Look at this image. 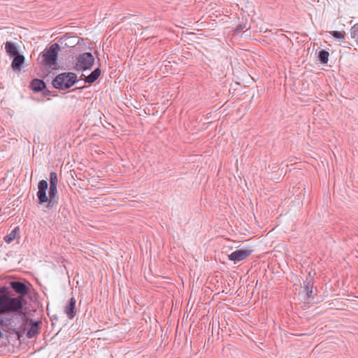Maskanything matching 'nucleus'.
I'll use <instances>...</instances> for the list:
<instances>
[{"mask_svg": "<svg viewBox=\"0 0 358 358\" xmlns=\"http://www.w3.org/2000/svg\"><path fill=\"white\" fill-rule=\"evenodd\" d=\"M32 287L31 282L26 280L10 281L9 287H0V325L1 327L18 334L12 324L15 317H20L24 321L25 320L24 306L27 305L25 297L30 294Z\"/></svg>", "mask_w": 358, "mask_h": 358, "instance_id": "nucleus-1", "label": "nucleus"}, {"mask_svg": "<svg viewBox=\"0 0 358 358\" xmlns=\"http://www.w3.org/2000/svg\"><path fill=\"white\" fill-rule=\"evenodd\" d=\"M78 82V76L73 72H64L58 74L52 81L54 88L66 90Z\"/></svg>", "mask_w": 358, "mask_h": 358, "instance_id": "nucleus-2", "label": "nucleus"}, {"mask_svg": "<svg viewBox=\"0 0 358 358\" xmlns=\"http://www.w3.org/2000/svg\"><path fill=\"white\" fill-rule=\"evenodd\" d=\"M60 50V46L58 43H53L48 48H46L42 53L41 57L43 60L41 64L48 66L50 68L53 67L57 64L58 52Z\"/></svg>", "mask_w": 358, "mask_h": 358, "instance_id": "nucleus-3", "label": "nucleus"}, {"mask_svg": "<svg viewBox=\"0 0 358 358\" xmlns=\"http://www.w3.org/2000/svg\"><path fill=\"white\" fill-rule=\"evenodd\" d=\"M94 63V57L91 52H84L76 57L74 69L78 71L90 70Z\"/></svg>", "mask_w": 358, "mask_h": 358, "instance_id": "nucleus-4", "label": "nucleus"}, {"mask_svg": "<svg viewBox=\"0 0 358 358\" xmlns=\"http://www.w3.org/2000/svg\"><path fill=\"white\" fill-rule=\"evenodd\" d=\"M48 187V182L45 180H41L39 181L38 184V190L36 193L38 203L43 204L45 203L49 202V196H48L46 194V191Z\"/></svg>", "mask_w": 358, "mask_h": 358, "instance_id": "nucleus-5", "label": "nucleus"}, {"mask_svg": "<svg viewBox=\"0 0 358 358\" xmlns=\"http://www.w3.org/2000/svg\"><path fill=\"white\" fill-rule=\"evenodd\" d=\"M252 252V250H236L228 255L229 259L234 262H241L248 257Z\"/></svg>", "mask_w": 358, "mask_h": 358, "instance_id": "nucleus-6", "label": "nucleus"}, {"mask_svg": "<svg viewBox=\"0 0 358 358\" xmlns=\"http://www.w3.org/2000/svg\"><path fill=\"white\" fill-rule=\"evenodd\" d=\"M76 300L74 297H71L64 308V312L69 320H72L76 316Z\"/></svg>", "mask_w": 358, "mask_h": 358, "instance_id": "nucleus-7", "label": "nucleus"}, {"mask_svg": "<svg viewBox=\"0 0 358 358\" xmlns=\"http://www.w3.org/2000/svg\"><path fill=\"white\" fill-rule=\"evenodd\" d=\"M57 193L58 192L57 186L50 185L48 190L49 202L47 204V208L48 209H52L57 203Z\"/></svg>", "mask_w": 358, "mask_h": 358, "instance_id": "nucleus-8", "label": "nucleus"}, {"mask_svg": "<svg viewBox=\"0 0 358 358\" xmlns=\"http://www.w3.org/2000/svg\"><path fill=\"white\" fill-rule=\"evenodd\" d=\"M41 324V321L36 322L31 320L29 322L30 327L27 332V337L28 338H32L36 336L39 333Z\"/></svg>", "mask_w": 358, "mask_h": 358, "instance_id": "nucleus-9", "label": "nucleus"}, {"mask_svg": "<svg viewBox=\"0 0 358 358\" xmlns=\"http://www.w3.org/2000/svg\"><path fill=\"white\" fill-rule=\"evenodd\" d=\"M11 68L13 71H20L25 61V57L22 54H17L12 57Z\"/></svg>", "mask_w": 358, "mask_h": 358, "instance_id": "nucleus-10", "label": "nucleus"}, {"mask_svg": "<svg viewBox=\"0 0 358 358\" xmlns=\"http://www.w3.org/2000/svg\"><path fill=\"white\" fill-rule=\"evenodd\" d=\"M29 88L34 92H40L46 88V84L42 79L34 78L30 82Z\"/></svg>", "mask_w": 358, "mask_h": 358, "instance_id": "nucleus-11", "label": "nucleus"}, {"mask_svg": "<svg viewBox=\"0 0 358 358\" xmlns=\"http://www.w3.org/2000/svg\"><path fill=\"white\" fill-rule=\"evenodd\" d=\"M304 285V291L306 292V294L308 299L312 298L313 289L314 285V279L310 275L306 277V280L303 281Z\"/></svg>", "mask_w": 358, "mask_h": 358, "instance_id": "nucleus-12", "label": "nucleus"}, {"mask_svg": "<svg viewBox=\"0 0 358 358\" xmlns=\"http://www.w3.org/2000/svg\"><path fill=\"white\" fill-rule=\"evenodd\" d=\"M101 76V69L100 68H96L94 71H92L90 75L85 76L84 80L86 83L90 85L94 83Z\"/></svg>", "mask_w": 358, "mask_h": 358, "instance_id": "nucleus-13", "label": "nucleus"}, {"mask_svg": "<svg viewBox=\"0 0 358 358\" xmlns=\"http://www.w3.org/2000/svg\"><path fill=\"white\" fill-rule=\"evenodd\" d=\"M5 50L7 55L10 57L19 53L16 45L11 41H6L5 43Z\"/></svg>", "mask_w": 358, "mask_h": 358, "instance_id": "nucleus-14", "label": "nucleus"}, {"mask_svg": "<svg viewBox=\"0 0 358 358\" xmlns=\"http://www.w3.org/2000/svg\"><path fill=\"white\" fill-rule=\"evenodd\" d=\"M20 234V229L18 227H15L14 229H13L9 234H8L4 238L5 242L7 243H10L12 241H13L17 235Z\"/></svg>", "mask_w": 358, "mask_h": 358, "instance_id": "nucleus-15", "label": "nucleus"}, {"mask_svg": "<svg viewBox=\"0 0 358 358\" xmlns=\"http://www.w3.org/2000/svg\"><path fill=\"white\" fill-rule=\"evenodd\" d=\"M350 36L355 45L358 47V23L355 24L350 28Z\"/></svg>", "mask_w": 358, "mask_h": 358, "instance_id": "nucleus-16", "label": "nucleus"}, {"mask_svg": "<svg viewBox=\"0 0 358 358\" xmlns=\"http://www.w3.org/2000/svg\"><path fill=\"white\" fill-rule=\"evenodd\" d=\"M329 33L335 38L338 39L340 43H343L345 41V32L344 31H330Z\"/></svg>", "mask_w": 358, "mask_h": 358, "instance_id": "nucleus-17", "label": "nucleus"}, {"mask_svg": "<svg viewBox=\"0 0 358 358\" xmlns=\"http://www.w3.org/2000/svg\"><path fill=\"white\" fill-rule=\"evenodd\" d=\"M329 56V52L325 50H321L318 53V59L320 62L323 64H327Z\"/></svg>", "mask_w": 358, "mask_h": 358, "instance_id": "nucleus-18", "label": "nucleus"}, {"mask_svg": "<svg viewBox=\"0 0 358 358\" xmlns=\"http://www.w3.org/2000/svg\"><path fill=\"white\" fill-rule=\"evenodd\" d=\"M58 183L57 174L55 172H51L50 174V185L57 186Z\"/></svg>", "mask_w": 358, "mask_h": 358, "instance_id": "nucleus-19", "label": "nucleus"}, {"mask_svg": "<svg viewBox=\"0 0 358 358\" xmlns=\"http://www.w3.org/2000/svg\"><path fill=\"white\" fill-rule=\"evenodd\" d=\"M244 29H248V28L246 27L245 24H239L236 27V32L238 33L242 31Z\"/></svg>", "mask_w": 358, "mask_h": 358, "instance_id": "nucleus-20", "label": "nucleus"}, {"mask_svg": "<svg viewBox=\"0 0 358 358\" xmlns=\"http://www.w3.org/2000/svg\"><path fill=\"white\" fill-rule=\"evenodd\" d=\"M42 92L44 96H49L51 94V91L47 90L46 88L43 90Z\"/></svg>", "mask_w": 358, "mask_h": 358, "instance_id": "nucleus-21", "label": "nucleus"}, {"mask_svg": "<svg viewBox=\"0 0 358 358\" xmlns=\"http://www.w3.org/2000/svg\"><path fill=\"white\" fill-rule=\"evenodd\" d=\"M84 87H76V88L73 89V90H72V91H73V92H74V91H76V90H82V89H83Z\"/></svg>", "mask_w": 358, "mask_h": 358, "instance_id": "nucleus-22", "label": "nucleus"}, {"mask_svg": "<svg viewBox=\"0 0 358 358\" xmlns=\"http://www.w3.org/2000/svg\"><path fill=\"white\" fill-rule=\"evenodd\" d=\"M2 336H3V334H2L1 331L0 330V338H2Z\"/></svg>", "mask_w": 358, "mask_h": 358, "instance_id": "nucleus-23", "label": "nucleus"}]
</instances>
